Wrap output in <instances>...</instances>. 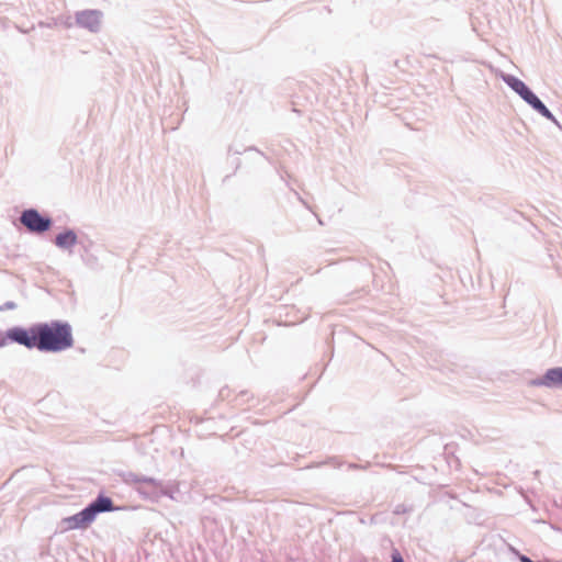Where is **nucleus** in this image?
<instances>
[{"label":"nucleus","mask_w":562,"mask_h":562,"mask_svg":"<svg viewBox=\"0 0 562 562\" xmlns=\"http://www.w3.org/2000/svg\"><path fill=\"white\" fill-rule=\"evenodd\" d=\"M72 342L68 324L52 323L37 327V349L60 351L70 348Z\"/></svg>","instance_id":"obj_1"},{"label":"nucleus","mask_w":562,"mask_h":562,"mask_svg":"<svg viewBox=\"0 0 562 562\" xmlns=\"http://www.w3.org/2000/svg\"><path fill=\"white\" fill-rule=\"evenodd\" d=\"M113 509L114 507L111 498L99 496L87 508L66 518L65 524L68 529H86L92 524L99 513L111 512Z\"/></svg>","instance_id":"obj_2"},{"label":"nucleus","mask_w":562,"mask_h":562,"mask_svg":"<svg viewBox=\"0 0 562 562\" xmlns=\"http://www.w3.org/2000/svg\"><path fill=\"white\" fill-rule=\"evenodd\" d=\"M103 13L100 10L87 9L77 11L75 14L76 24L91 33H98L101 30Z\"/></svg>","instance_id":"obj_3"},{"label":"nucleus","mask_w":562,"mask_h":562,"mask_svg":"<svg viewBox=\"0 0 562 562\" xmlns=\"http://www.w3.org/2000/svg\"><path fill=\"white\" fill-rule=\"evenodd\" d=\"M503 81L513 90L515 91L524 101L527 99V97L532 93L533 91L519 78H517L514 75L509 74H503L502 75Z\"/></svg>","instance_id":"obj_4"},{"label":"nucleus","mask_w":562,"mask_h":562,"mask_svg":"<svg viewBox=\"0 0 562 562\" xmlns=\"http://www.w3.org/2000/svg\"><path fill=\"white\" fill-rule=\"evenodd\" d=\"M7 337L29 348L35 346V334L33 330L27 331L23 328L15 327L7 331Z\"/></svg>","instance_id":"obj_5"},{"label":"nucleus","mask_w":562,"mask_h":562,"mask_svg":"<svg viewBox=\"0 0 562 562\" xmlns=\"http://www.w3.org/2000/svg\"><path fill=\"white\" fill-rule=\"evenodd\" d=\"M86 246V241L82 237H79L78 234L71 229L66 228L63 232H60L55 237V246Z\"/></svg>","instance_id":"obj_6"},{"label":"nucleus","mask_w":562,"mask_h":562,"mask_svg":"<svg viewBox=\"0 0 562 562\" xmlns=\"http://www.w3.org/2000/svg\"><path fill=\"white\" fill-rule=\"evenodd\" d=\"M525 102L540 115L559 125L552 112L547 108V105L539 99V97L535 92L530 93L527 97V99H525Z\"/></svg>","instance_id":"obj_7"},{"label":"nucleus","mask_w":562,"mask_h":562,"mask_svg":"<svg viewBox=\"0 0 562 562\" xmlns=\"http://www.w3.org/2000/svg\"><path fill=\"white\" fill-rule=\"evenodd\" d=\"M13 225L21 229L25 227L31 234H35V207L26 209L22 212L21 216L13 221Z\"/></svg>","instance_id":"obj_8"},{"label":"nucleus","mask_w":562,"mask_h":562,"mask_svg":"<svg viewBox=\"0 0 562 562\" xmlns=\"http://www.w3.org/2000/svg\"><path fill=\"white\" fill-rule=\"evenodd\" d=\"M535 385L562 386V368H553L546 372L542 379L535 381Z\"/></svg>","instance_id":"obj_9"},{"label":"nucleus","mask_w":562,"mask_h":562,"mask_svg":"<svg viewBox=\"0 0 562 562\" xmlns=\"http://www.w3.org/2000/svg\"><path fill=\"white\" fill-rule=\"evenodd\" d=\"M52 226V218L37 212V235L47 232Z\"/></svg>","instance_id":"obj_10"},{"label":"nucleus","mask_w":562,"mask_h":562,"mask_svg":"<svg viewBox=\"0 0 562 562\" xmlns=\"http://www.w3.org/2000/svg\"><path fill=\"white\" fill-rule=\"evenodd\" d=\"M392 562H404L398 551H394L392 554Z\"/></svg>","instance_id":"obj_11"},{"label":"nucleus","mask_w":562,"mask_h":562,"mask_svg":"<svg viewBox=\"0 0 562 562\" xmlns=\"http://www.w3.org/2000/svg\"><path fill=\"white\" fill-rule=\"evenodd\" d=\"M78 236L83 238V240L86 241V245L92 244V241L88 238V236L86 234H78Z\"/></svg>","instance_id":"obj_12"},{"label":"nucleus","mask_w":562,"mask_h":562,"mask_svg":"<svg viewBox=\"0 0 562 562\" xmlns=\"http://www.w3.org/2000/svg\"><path fill=\"white\" fill-rule=\"evenodd\" d=\"M300 201L303 203V205H305L307 209H310L308 204L303 199L300 198Z\"/></svg>","instance_id":"obj_13"}]
</instances>
